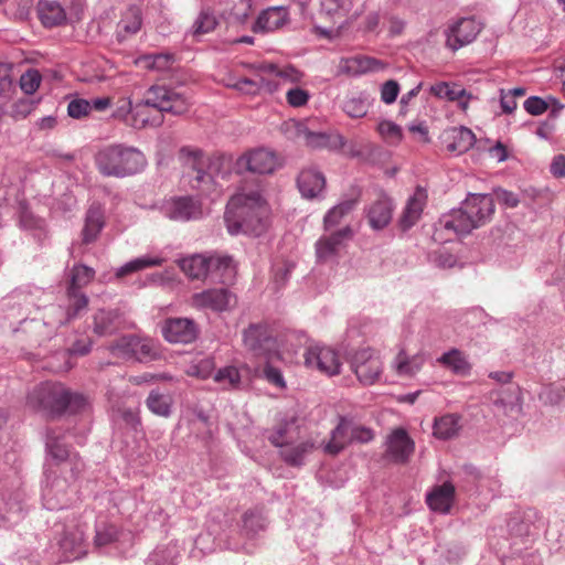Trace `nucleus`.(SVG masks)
<instances>
[{
  "label": "nucleus",
  "mask_w": 565,
  "mask_h": 565,
  "mask_svg": "<svg viewBox=\"0 0 565 565\" xmlns=\"http://www.w3.org/2000/svg\"><path fill=\"white\" fill-rule=\"evenodd\" d=\"M434 436L438 439H450L458 435L460 426V416L456 414H446L435 419Z\"/></svg>",
  "instance_id": "38"
},
{
  "label": "nucleus",
  "mask_w": 565,
  "mask_h": 565,
  "mask_svg": "<svg viewBox=\"0 0 565 565\" xmlns=\"http://www.w3.org/2000/svg\"><path fill=\"white\" fill-rule=\"evenodd\" d=\"M160 358L158 344L151 339L136 337L132 360L150 362Z\"/></svg>",
  "instance_id": "45"
},
{
  "label": "nucleus",
  "mask_w": 565,
  "mask_h": 565,
  "mask_svg": "<svg viewBox=\"0 0 565 565\" xmlns=\"http://www.w3.org/2000/svg\"><path fill=\"white\" fill-rule=\"evenodd\" d=\"M244 344L255 356L267 359L278 356L275 339L268 333L266 327L249 326L244 331Z\"/></svg>",
  "instance_id": "12"
},
{
  "label": "nucleus",
  "mask_w": 565,
  "mask_h": 565,
  "mask_svg": "<svg viewBox=\"0 0 565 565\" xmlns=\"http://www.w3.org/2000/svg\"><path fill=\"white\" fill-rule=\"evenodd\" d=\"M66 294H67L68 305H67V309L65 312V319L60 321L61 324L66 323V322L71 321L72 319L78 317L79 313L83 310H85L88 306V298L84 292L78 291V290H73V289L68 290L67 289Z\"/></svg>",
  "instance_id": "46"
},
{
  "label": "nucleus",
  "mask_w": 565,
  "mask_h": 565,
  "mask_svg": "<svg viewBox=\"0 0 565 565\" xmlns=\"http://www.w3.org/2000/svg\"><path fill=\"white\" fill-rule=\"evenodd\" d=\"M164 263V258L159 256H142L135 258L128 263H126L124 266L117 269L116 277L122 278L127 275L137 273L139 270H143L149 267H157L161 266Z\"/></svg>",
  "instance_id": "44"
},
{
  "label": "nucleus",
  "mask_w": 565,
  "mask_h": 565,
  "mask_svg": "<svg viewBox=\"0 0 565 565\" xmlns=\"http://www.w3.org/2000/svg\"><path fill=\"white\" fill-rule=\"evenodd\" d=\"M174 63V55L170 53L146 54L136 58L135 64L149 71H166Z\"/></svg>",
  "instance_id": "43"
},
{
  "label": "nucleus",
  "mask_w": 565,
  "mask_h": 565,
  "mask_svg": "<svg viewBox=\"0 0 565 565\" xmlns=\"http://www.w3.org/2000/svg\"><path fill=\"white\" fill-rule=\"evenodd\" d=\"M324 174L313 167L305 168L297 178V186L306 199H316L326 188Z\"/></svg>",
  "instance_id": "20"
},
{
  "label": "nucleus",
  "mask_w": 565,
  "mask_h": 565,
  "mask_svg": "<svg viewBox=\"0 0 565 565\" xmlns=\"http://www.w3.org/2000/svg\"><path fill=\"white\" fill-rule=\"evenodd\" d=\"M41 81L42 76L40 72L38 70L31 68L21 75L20 87L25 94L32 95L40 87Z\"/></svg>",
  "instance_id": "57"
},
{
  "label": "nucleus",
  "mask_w": 565,
  "mask_h": 565,
  "mask_svg": "<svg viewBox=\"0 0 565 565\" xmlns=\"http://www.w3.org/2000/svg\"><path fill=\"white\" fill-rule=\"evenodd\" d=\"M92 109L90 103L86 99H73L67 106V113L72 118L79 119L89 114Z\"/></svg>",
  "instance_id": "61"
},
{
  "label": "nucleus",
  "mask_w": 565,
  "mask_h": 565,
  "mask_svg": "<svg viewBox=\"0 0 565 565\" xmlns=\"http://www.w3.org/2000/svg\"><path fill=\"white\" fill-rule=\"evenodd\" d=\"M481 31V25L472 18H463L447 32L446 44L456 51L471 43Z\"/></svg>",
  "instance_id": "14"
},
{
  "label": "nucleus",
  "mask_w": 565,
  "mask_h": 565,
  "mask_svg": "<svg viewBox=\"0 0 565 565\" xmlns=\"http://www.w3.org/2000/svg\"><path fill=\"white\" fill-rule=\"evenodd\" d=\"M237 303V297L230 289L212 288L196 292L191 297V306L196 309H210L212 311H228Z\"/></svg>",
  "instance_id": "11"
},
{
  "label": "nucleus",
  "mask_w": 565,
  "mask_h": 565,
  "mask_svg": "<svg viewBox=\"0 0 565 565\" xmlns=\"http://www.w3.org/2000/svg\"><path fill=\"white\" fill-rule=\"evenodd\" d=\"M162 333L167 341L172 343H191L198 337V328L193 320L186 318H171L166 320Z\"/></svg>",
  "instance_id": "15"
},
{
  "label": "nucleus",
  "mask_w": 565,
  "mask_h": 565,
  "mask_svg": "<svg viewBox=\"0 0 565 565\" xmlns=\"http://www.w3.org/2000/svg\"><path fill=\"white\" fill-rule=\"evenodd\" d=\"M181 159L185 168L190 169L189 172L191 186L202 193H210L214 186V180L204 168L207 163V158L199 149L183 148L180 151Z\"/></svg>",
  "instance_id": "7"
},
{
  "label": "nucleus",
  "mask_w": 565,
  "mask_h": 565,
  "mask_svg": "<svg viewBox=\"0 0 565 565\" xmlns=\"http://www.w3.org/2000/svg\"><path fill=\"white\" fill-rule=\"evenodd\" d=\"M393 203L390 198L383 195L376 200L367 211V221L372 228L382 230L392 220Z\"/></svg>",
  "instance_id": "25"
},
{
  "label": "nucleus",
  "mask_w": 565,
  "mask_h": 565,
  "mask_svg": "<svg viewBox=\"0 0 565 565\" xmlns=\"http://www.w3.org/2000/svg\"><path fill=\"white\" fill-rule=\"evenodd\" d=\"M39 18L44 26L52 28L66 20L64 9L55 1L41 0L38 4Z\"/></svg>",
  "instance_id": "31"
},
{
  "label": "nucleus",
  "mask_w": 565,
  "mask_h": 565,
  "mask_svg": "<svg viewBox=\"0 0 565 565\" xmlns=\"http://www.w3.org/2000/svg\"><path fill=\"white\" fill-rule=\"evenodd\" d=\"M214 381L227 390L238 388L241 384V374L235 366H225L216 372Z\"/></svg>",
  "instance_id": "53"
},
{
  "label": "nucleus",
  "mask_w": 565,
  "mask_h": 565,
  "mask_svg": "<svg viewBox=\"0 0 565 565\" xmlns=\"http://www.w3.org/2000/svg\"><path fill=\"white\" fill-rule=\"evenodd\" d=\"M217 25V20L210 10H202L194 23V34H205L213 31Z\"/></svg>",
  "instance_id": "56"
},
{
  "label": "nucleus",
  "mask_w": 565,
  "mask_h": 565,
  "mask_svg": "<svg viewBox=\"0 0 565 565\" xmlns=\"http://www.w3.org/2000/svg\"><path fill=\"white\" fill-rule=\"evenodd\" d=\"M297 422L295 416L280 419L267 431L269 443L282 450L288 444L297 441L300 438V427Z\"/></svg>",
  "instance_id": "17"
},
{
  "label": "nucleus",
  "mask_w": 565,
  "mask_h": 565,
  "mask_svg": "<svg viewBox=\"0 0 565 565\" xmlns=\"http://www.w3.org/2000/svg\"><path fill=\"white\" fill-rule=\"evenodd\" d=\"M169 217L174 221H189L201 215V206L192 198L175 199L169 207Z\"/></svg>",
  "instance_id": "29"
},
{
  "label": "nucleus",
  "mask_w": 565,
  "mask_h": 565,
  "mask_svg": "<svg viewBox=\"0 0 565 565\" xmlns=\"http://www.w3.org/2000/svg\"><path fill=\"white\" fill-rule=\"evenodd\" d=\"M279 164L277 154L265 148L249 150L236 161V168L239 172L249 171L257 174L274 173Z\"/></svg>",
  "instance_id": "10"
},
{
  "label": "nucleus",
  "mask_w": 565,
  "mask_h": 565,
  "mask_svg": "<svg viewBox=\"0 0 565 565\" xmlns=\"http://www.w3.org/2000/svg\"><path fill=\"white\" fill-rule=\"evenodd\" d=\"M60 436L54 430H50L47 434L46 446L51 456L58 462L70 459L72 478L76 479L84 468V463L76 454L71 455L65 445L58 441Z\"/></svg>",
  "instance_id": "21"
},
{
  "label": "nucleus",
  "mask_w": 565,
  "mask_h": 565,
  "mask_svg": "<svg viewBox=\"0 0 565 565\" xmlns=\"http://www.w3.org/2000/svg\"><path fill=\"white\" fill-rule=\"evenodd\" d=\"M288 22V12L281 7H273L264 10L257 18L252 30L254 33L273 32L282 28Z\"/></svg>",
  "instance_id": "24"
},
{
  "label": "nucleus",
  "mask_w": 565,
  "mask_h": 565,
  "mask_svg": "<svg viewBox=\"0 0 565 565\" xmlns=\"http://www.w3.org/2000/svg\"><path fill=\"white\" fill-rule=\"evenodd\" d=\"M307 367L318 370L319 372L333 376L340 373L341 360L339 353L327 345L315 343L310 344L303 354Z\"/></svg>",
  "instance_id": "9"
},
{
  "label": "nucleus",
  "mask_w": 565,
  "mask_h": 565,
  "mask_svg": "<svg viewBox=\"0 0 565 565\" xmlns=\"http://www.w3.org/2000/svg\"><path fill=\"white\" fill-rule=\"evenodd\" d=\"M134 106L131 104L130 98L121 97L115 104V109L113 111V118L124 121L129 126V121L131 118Z\"/></svg>",
  "instance_id": "59"
},
{
  "label": "nucleus",
  "mask_w": 565,
  "mask_h": 565,
  "mask_svg": "<svg viewBox=\"0 0 565 565\" xmlns=\"http://www.w3.org/2000/svg\"><path fill=\"white\" fill-rule=\"evenodd\" d=\"M60 546L66 561L79 558L86 553L84 534L78 529L66 532L60 542Z\"/></svg>",
  "instance_id": "32"
},
{
  "label": "nucleus",
  "mask_w": 565,
  "mask_h": 565,
  "mask_svg": "<svg viewBox=\"0 0 565 565\" xmlns=\"http://www.w3.org/2000/svg\"><path fill=\"white\" fill-rule=\"evenodd\" d=\"M95 276V270L85 265L74 266L71 270L67 289L78 290L87 286Z\"/></svg>",
  "instance_id": "48"
},
{
  "label": "nucleus",
  "mask_w": 565,
  "mask_h": 565,
  "mask_svg": "<svg viewBox=\"0 0 565 565\" xmlns=\"http://www.w3.org/2000/svg\"><path fill=\"white\" fill-rule=\"evenodd\" d=\"M355 204V200H345L330 209L323 217L324 232L339 230L345 217L354 210Z\"/></svg>",
  "instance_id": "30"
},
{
  "label": "nucleus",
  "mask_w": 565,
  "mask_h": 565,
  "mask_svg": "<svg viewBox=\"0 0 565 565\" xmlns=\"http://www.w3.org/2000/svg\"><path fill=\"white\" fill-rule=\"evenodd\" d=\"M423 365L424 358L422 355L408 356L403 350L398 352L393 362V367L399 376H414L422 370Z\"/></svg>",
  "instance_id": "39"
},
{
  "label": "nucleus",
  "mask_w": 565,
  "mask_h": 565,
  "mask_svg": "<svg viewBox=\"0 0 565 565\" xmlns=\"http://www.w3.org/2000/svg\"><path fill=\"white\" fill-rule=\"evenodd\" d=\"M455 499V487L451 482H445L437 486L427 495L426 502L428 507L437 512H449Z\"/></svg>",
  "instance_id": "26"
},
{
  "label": "nucleus",
  "mask_w": 565,
  "mask_h": 565,
  "mask_svg": "<svg viewBox=\"0 0 565 565\" xmlns=\"http://www.w3.org/2000/svg\"><path fill=\"white\" fill-rule=\"evenodd\" d=\"M353 237L352 227L347 224L335 231H328L321 235L315 244V253L318 263L335 262L345 248L347 242Z\"/></svg>",
  "instance_id": "6"
},
{
  "label": "nucleus",
  "mask_w": 565,
  "mask_h": 565,
  "mask_svg": "<svg viewBox=\"0 0 565 565\" xmlns=\"http://www.w3.org/2000/svg\"><path fill=\"white\" fill-rule=\"evenodd\" d=\"M347 68L352 73H366L374 72L382 68V63L379 60L367 56H355L345 61Z\"/></svg>",
  "instance_id": "49"
},
{
  "label": "nucleus",
  "mask_w": 565,
  "mask_h": 565,
  "mask_svg": "<svg viewBox=\"0 0 565 565\" xmlns=\"http://www.w3.org/2000/svg\"><path fill=\"white\" fill-rule=\"evenodd\" d=\"M173 404L171 394L160 391L159 388L152 390L146 398L147 408L154 415L160 417H169Z\"/></svg>",
  "instance_id": "36"
},
{
  "label": "nucleus",
  "mask_w": 565,
  "mask_h": 565,
  "mask_svg": "<svg viewBox=\"0 0 565 565\" xmlns=\"http://www.w3.org/2000/svg\"><path fill=\"white\" fill-rule=\"evenodd\" d=\"M269 215L270 207L262 191L259 189L247 190L242 186L230 199L224 221L228 233L232 235L259 236L268 226Z\"/></svg>",
  "instance_id": "1"
},
{
  "label": "nucleus",
  "mask_w": 565,
  "mask_h": 565,
  "mask_svg": "<svg viewBox=\"0 0 565 565\" xmlns=\"http://www.w3.org/2000/svg\"><path fill=\"white\" fill-rule=\"evenodd\" d=\"M180 269L191 279H201L210 271V257L193 255L178 262Z\"/></svg>",
  "instance_id": "35"
},
{
  "label": "nucleus",
  "mask_w": 565,
  "mask_h": 565,
  "mask_svg": "<svg viewBox=\"0 0 565 565\" xmlns=\"http://www.w3.org/2000/svg\"><path fill=\"white\" fill-rule=\"evenodd\" d=\"M28 405L49 415H62L64 412H79L86 404V397L73 393L61 383L45 382L35 386L28 395Z\"/></svg>",
  "instance_id": "4"
},
{
  "label": "nucleus",
  "mask_w": 565,
  "mask_h": 565,
  "mask_svg": "<svg viewBox=\"0 0 565 565\" xmlns=\"http://www.w3.org/2000/svg\"><path fill=\"white\" fill-rule=\"evenodd\" d=\"M121 321L114 310H98L94 315V332L98 335L110 334L117 330Z\"/></svg>",
  "instance_id": "40"
},
{
  "label": "nucleus",
  "mask_w": 565,
  "mask_h": 565,
  "mask_svg": "<svg viewBox=\"0 0 565 565\" xmlns=\"http://www.w3.org/2000/svg\"><path fill=\"white\" fill-rule=\"evenodd\" d=\"M377 132L387 142L397 143L402 140V129L390 120H383L377 125Z\"/></svg>",
  "instance_id": "55"
},
{
  "label": "nucleus",
  "mask_w": 565,
  "mask_h": 565,
  "mask_svg": "<svg viewBox=\"0 0 565 565\" xmlns=\"http://www.w3.org/2000/svg\"><path fill=\"white\" fill-rule=\"evenodd\" d=\"M350 443V420L342 417L337 427L332 430L329 441H323L321 447L324 454L335 456Z\"/></svg>",
  "instance_id": "28"
},
{
  "label": "nucleus",
  "mask_w": 565,
  "mask_h": 565,
  "mask_svg": "<svg viewBox=\"0 0 565 565\" xmlns=\"http://www.w3.org/2000/svg\"><path fill=\"white\" fill-rule=\"evenodd\" d=\"M142 25L141 9L137 6L129 7L117 24V39L119 42L138 33Z\"/></svg>",
  "instance_id": "27"
},
{
  "label": "nucleus",
  "mask_w": 565,
  "mask_h": 565,
  "mask_svg": "<svg viewBox=\"0 0 565 565\" xmlns=\"http://www.w3.org/2000/svg\"><path fill=\"white\" fill-rule=\"evenodd\" d=\"M209 273H216L222 282L228 284L236 276V265L230 256H212L210 257Z\"/></svg>",
  "instance_id": "42"
},
{
  "label": "nucleus",
  "mask_w": 565,
  "mask_h": 565,
  "mask_svg": "<svg viewBox=\"0 0 565 565\" xmlns=\"http://www.w3.org/2000/svg\"><path fill=\"white\" fill-rule=\"evenodd\" d=\"M399 93V85L396 81H386L381 87V99L385 104H393Z\"/></svg>",
  "instance_id": "63"
},
{
  "label": "nucleus",
  "mask_w": 565,
  "mask_h": 565,
  "mask_svg": "<svg viewBox=\"0 0 565 565\" xmlns=\"http://www.w3.org/2000/svg\"><path fill=\"white\" fill-rule=\"evenodd\" d=\"M243 67L254 71L262 82L266 84V89L276 90L278 85L286 83H299L302 73L289 64L279 65L270 62H260L256 64L242 63Z\"/></svg>",
  "instance_id": "5"
},
{
  "label": "nucleus",
  "mask_w": 565,
  "mask_h": 565,
  "mask_svg": "<svg viewBox=\"0 0 565 565\" xmlns=\"http://www.w3.org/2000/svg\"><path fill=\"white\" fill-rule=\"evenodd\" d=\"M287 103L292 107H301L309 100V94L307 90L294 87L286 93Z\"/></svg>",
  "instance_id": "64"
},
{
  "label": "nucleus",
  "mask_w": 565,
  "mask_h": 565,
  "mask_svg": "<svg viewBox=\"0 0 565 565\" xmlns=\"http://www.w3.org/2000/svg\"><path fill=\"white\" fill-rule=\"evenodd\" d=\"M188 99L166 86H152L148 89L142 103L134 106L129 126L141 129L147 126H159L162 122V113L182 115L189 110Z\"/></svg>",
  "instance_id": "2"
},
{
  "label": "nucleus",
  "mask_w": 565,
  "mask_h": 565,
  "mask_svg": "<svg viewBox=\"0 0 565 565\" xmlns=\"http://www.w3.org/2000/svg\"><path fill=\"white\" fill-rule=\"evenodd\" d=\"M288 444L282 450H279L280 458L289 466L299 467L303 465V461L308 455L315 449L322 446L323 441H320L318 437L308 436L305 439L297 440Z\"/></svg>",
  "instance_id": "16"
},
{
  "label": "nucleus",
  "mask_w": 565,
  "mask_h": 565,
  "mask_svg": "<svg viewBox=\"0 0 565 565\" xmlns=\"http://www.w3.org/2000/svg\"><path fill=\"white\" fill-rule=\"evenodd\" d=\"M448 140L447 150L460 154L468 151L475 145L476 137L470 129L459 127L448 132Z\"/></svg>",
  "instance_id": "34"
},
{
  "label": "nucleus",
  "mask_w": 565,
  "mask_h": 565,
  "mask_svg": "<svg viewBox=\"0 0 565 565\" xmlns=\"http://www.w3.org/2000/svg\"><path fill=\"white\" fill-rule=\"evenodd\" d=\"M94 163L103 177L120 179L142 172L147 167V158L136 147L111 143L97 150Z\"/></svg>",
  "instance_id": "3"
},
{
  "label": "nucleus",
  "mask_w": 565,
  "mask_h": 565,
  "mask_svg": "<svg viewBox=\"0 0 565 565\" xmlns=\"http://www.w3.org/2000/svg\"><path fill=\"white\" fill-rule=\"evenodd\" d=\"M429 93L437 98L456 102L462 111H467L472 98L461 85L452 82H438L430 86Z\"/></svg>",
  "instance_id": "19"
},
{
  "label": "nucleus",
  "mask_w": 565,
  "mask_h": 565,
  "mask_svg": "<svg viewBox=\"0 0 565 565\" xmlns=\"http://www.w3.org/2000/svg\"><path fill=\"white\" fill-rule=\"evenodd\" d=\"M214 370V362L210 358L201 359L199 362L191 364L185 373L189 376H195L201 380H205L211 376Z\"/></svg>",
  "instance_id": "58"
},
{
  "label": "nucleus",
  "mask_w": 565,
  "mask_h": 565,
  "mask_svg": "<svg viewBox=\"0 0 565 565\" xmlns=\"http://www.w3.org/2000/svg\"><path fill=\"white\" fill-rule=\"evenodd\" d=\"M437 361L458 375H468L471 370V365L467 361L465 354L458 349L449 350L448 352L444 353Z\"/></svg>",
  "instance_id": "41"
},
{
  "label": "nucleus",
  "mask_w": 565,
  "mask_h": 565,
  "mask_svg": "<svg viewBox=\"0 0 565 565\" xmlns=\"http://www.w3.org/2000/svg\"><path fill=\"white\" fill-rule=\"evenodd\" d=\"M306 143L311 148L342 149L345 145L344 137L338 132H305Z\"/></svg>",
  "instance_id": "33"
},
{
  "label": "nucleus",
  "mask_w": 565,
  "mask_h": 565,
  "mask_svg": "<svg viewBox=\"0 0 565 565\" xmlns=\"http://www.w3.org/2000/svg\"><path fill=\"white\" fill-rule=\"evenodd\" d=\"M351 369L363 385H373L383 373V363L380 354L371 349L363 348L354 352L351 358Z\"/></svg>",
  "instance_id": "8"
},
{
  "label": "nucleus",
  "mask_w": 565,
  "mask_h": 565,
  "mask_svg": "<svg viewBox=\"0 0 565 565\" xmlns=\"http://www.w3.org/2000/svg\"><path fill=\"white\" fill-rule=\"evenodd\" d=\"M135 338L136 335H124L117 339L109 347L110 353L117 359L132 360Z\"/></svg>",
  "instance_id": "51"
},
{
  "label": "nucleus",
  "mask_w": 565,
  "mask_h": 565,
  "mask_svg": "<svg viewBox=\"0 0 565 565\" xmlns=\"http://www.w3.org/2000/svg\"><path fill=\"white\" fill-rule=\"evenodd\" d=\"M427 202V191L417 186L414 194L407 200L406 206L399 218V225L405 231L411 228L419 220Z\"/></svg>",
  "instance_id": "22"
},
{
  "label": "nucleus",
  "mask_w": 565,
  "mask_h": 565,
  "mask_svg": "<svg viewBox=\"0 0 565 565\" xmlns=\"http://www.w3.org/2000/svg\"><path fill=\"white\" fill-rule=\"evenodd\" d=\"M415 449L414 440L405 429H395L388 437L387 455L397 463H405L409 460Z\"/></svg>",
  "instance_id": "18"
},
{
  "label": "nucleus",
  "mask_w": 565,
  "mask_h": 565,
  "mask_svg": "<svg viewBox=\"0 0 565 565\" xmlns=\"http://www.w3.org/2000/svg\"><path fill=\"white\" fill-rule=\"evenodd\" d=\"M243 530L246 535H255L266 527V518L256 510L246 511L242 516Z\"/></svg>",
  "instance_id": "50"
},
{
  "label": "nucleus",
  "mask_w": 565,
  "mask_h": 565,
  "mask_svg": "<svg viewBox=\"0 0 565 565\" xmlns=\"http://www.w3.org/2000/svg\"><path fill=\"white\" fill-rule=\"evenodd\" d=\"M343 111L351 118H362L367 114L369 105L362 97H351L343 103Z\"/></svg>",
  "instance_id": "54"
},
{
  "label": "nucleus",
  "mask_w": 565,
  "mask_h": 565,
  "mask_svg": "<svg viewBox=\"0 0 565 565\" xmlns=\"http://www.w3.org/2000/svg\"><path fill=\"white\" fill-rule=\"evenodd\" d=\"M462 206L475 228L490 222L495 211L494 200L489 194H469Z\"/></svg>",
  "instance_id": "13"
},
{
  "label": "nucleus",
  "mask_w": 565,
  "mask_h": 565,
  "mask_svg": "<svg viewBox=\"0 0 565 565\" xmlns=\"http://www.w3.org/2000/svg\"><path fill=\"white\" fill-rule=\"evenodd\" d=\"M439 227L440 228L438 231L452 233L455 236L467 235L475 230V226L472 225V222L463 206L458 210H452L450 213L444 215L439 220Z\"/></svg>",
  "instance_id": "23"
},
{
  "label": "nucleus",
  "mask_w": 565,
  "mask_h": 565,
  "mask_svg": "<svg viewBox=\"0 0 565 565\" xmlns=\"http://www.w3.org/2000/svg\"><path fill=\"white\" fill-rule=\"evenodd\" d=\"M350 437L351 443L358 441V443H369L374 438V433L371 428L359 425L350 420Z\"/></svg>",
  "instance_id": "60"
},
{
  "label": "nucleus",
  "mask_w": 565,
  "mask_h": 565,
  "mask_svg": "<svg viewBox=\"0 0 565 565\" xmlns=\"http://www.w3.org/2000/svg\"><path fill=\"white\" fill-rule=\"evenodd\" d=\"M119 532L116 526L109 525L97 531L95 536V544L98 547L106 546L118 540Z\"/></svg>",
  "instance_id": "62"
},
{
  "label": "nucleus",
  "mask_w": 565,
  "mask_h": 565,
  "mask_svg": "<svg viewBox=\"0 0 565 565\" xmlns=\"http://www.w3.org/2000/svg\"><path fill=\"white\" fill-rule=\"evenodd\" d=\"M104 226V212L99 205H92L87 212L83 230V242H94Z\"/></svg>",
  "instance_id": "37"
},
{
  "label": "nucleus",
  "mask_w": 565,
  "mask_h": 565,
  "mask_svg": "<svg viewBox=\"0 0 565 565\" xmlns=\"http://www.w3.org/2000/svg\"><path fill=\"white\" fill-rule=\"evenodd\" d=\"M278 356H271L264 359V366H263V376L264 379L270 383L271 385L278 387V388H285L286 382L284 380V376L278 367L274 365L275 360H278Z\"/></svg>",
  "instance_id": "52"
},
{
  "label": "nucleus",
  "mask_w": 565,
  "mask_h": 565,
  "mask_svg": "<svg viewBox=\"0 0 565 565\" xmlns=\"http://www.w3.org/2000/svg\"><path fill=\"white\" fill-rule=\"evenodd\" d=\"M351 7V0H321V12L333 22L343 19Z\"/></svg>",
  "instance_id": "47"
}]
</instances>
